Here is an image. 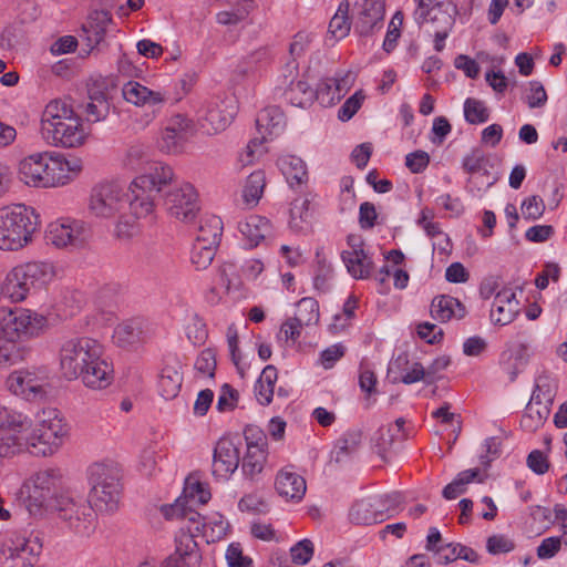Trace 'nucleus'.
I'll return each mask as SVG.
<instances>
[{"label":"nucleus","instance_id":"nucleus-1","mask_svg":"<svg viewBox=\"0 0 567 567\" xmlns=\"http://www.w3.org/2000/svg\"><path fill=\"white\" fill-rule=\"evenodd\" d=\"M43 138L54 146L76 148L85 144L90 127L75 113L66 100H53L47 104L41 117Z\"/></svg>","mask_w":567,"mask_h":567},{"label":"nucleus","instance_id":"nucleus-2","mask_svg":"<svg viewBox=\"0 0 567 567\" xmlns=\"http://www.w3.org/2000/svg\"><path fill=\"white\" fill-rule=\"evenodd\" d=\"M78 169L63 155L43 152L21 159L18 176L28 186L50 188L68 184Z\"/></svg>","mask_w":567,"mask_h":567},{"label":"nucleus","instance_id":"nucleus-3","mask_svg":"<svg viewBox=\"0 0 567 567\" xmlns=\"http://www.w3.org/2000/svg\"><path fill=\"white\" fill-rule=\"evenodd\" d=\"M175 178L173 168L162 162L150 163L145 173L135 177L130 185L132 202L130 212L135 218L148 216L155 206V199Z\"/></svg>","mask_w":567,"mask_h":567},{"label":"nucleus","instance_id":"nucleus-4","mask_svg":"<svg viewBox=\"0 0 567 567\" xmlns=\"http://www.w3.org/2000/svg\"><path fill=\"white\" fill-rule=\"evenodd\" d=\"M40 227V215L24 204L0 208V250L17 251L32 240Z\"/></svg>","mask_w":567,"mask_h":567},{"label":"nucleus","instance_id":"nucleus-5","mask_svg":"<svg viewBox=\"0 0 567 567\" xmlns=\"http://www.w3.org/2000/svg\"><path fill=\"white\" fill-rule=\"evenodd\" d=\"M121 470L114 463H95L90 467L89 502L95 512L114 513L118 508L122 484Z\"/></svg>","mask_w":567,"mask_h":567},{"label":"nucleus","instance_id":"nucleus-6","mask_svg":"<svg viewBox=\"0 0 567 567\" xmlns=\"http://www.w3.org/2000/svg\"><path fill=\"white\" fill-rule=\"evenodd\" d=\"M62 481L60 470L45 468L34 473L23 483L25 507L31 516L43 518L49 513L51 502L66 491L62 488Z\"/></svg>","mask_w":567,"mask_h":567},{"label":"nucleus","instance_id":"nucleus-7","mask_svg":"<svg viewBox=\"0 0 567 567\" xmlns=\"http://www.w3.org/2000/svg\"><path fill=\"white\" fill-rule=\"evenodd\" d=\"M49 513L65 525L68 529L80 536H89L95 528L96 514L89 499L68 489L51 502Z\"/></svg>","mask_w":567,"mask_h":567},{"label":"nucleus","instance_id":"nucleus-8","mask_svg":"<svg viewBox=\"0 0 567 567\" xmlns=\"http://www.w3.org/2000/svg\"><path fill=\"white\" fill-rule=\"evenodd\" d=\"M54 277V268L47 261H30L14 267L7 276V292L22 301L31 290L47 286Z\"/></svg>","mask_w":567,"mask_h":567},{"label":"nucleus","instance_id":"nucleus-9","mask_svg":"<svg viewBox=\"0 0 567 567\" xmlns=\"http://www.w3.org/2000/svg\"><path fill=\"white\" fill-rule=\"evenodd\" d=\"M68 429L55 410L43 411L33 431L27 434L28 452L35 456L52 455L62 445Z\"/></svg>","mask_w":567,"mask_h":567},{"label":"nucleus","instance_id":"nucleus-10","mask_svg":"<svg viewBox=\"0 0 567 567\" xmlns=\"http://www.w3.org/2000/svg\"><path fill=\"white\" fill-rule=\"evenodd\" d=\"M44 539L41 529H32L28 535L13 533L0 548V567H33Z\"/></svg>","mask_w":567,"mask_h":567},{"label":"nucleus","instance_id":"nucleus-11","mask_svg":"<svg viewBox=\"0 0 567 567\" xmlns=\"http://www.w3.org/2000/svg\"><path fill=\"white\" fill-rule=\"evenodd\" d=\"M131 190L114 182L101 183L91 190L89 212L97 218H113L130 209Z\"/></svg>","mask_w":567,"mask_h":567},{"label":"nucleus","instance_id":"nucleus-12","mask_svg":"<svg viewBox=\"0 0 567 567\" xmlns=\"http://www.w3.org/2000/svg\"><path fill=\"white\" fill-rule=\"evenodd\" d=\"M97 353H103V348L94 339L82 337L65 341L60 350L62 374L68 380L79 379L86 364L97 360Z\"/></svg>","mask_w":567,"mask_h":567},{"label":"nucleus","instance_id":"nucleus-13","mask_svg":"<svg viewBox=\"0 0 567 567\" xmlns=\"http://www.w3.org/2000/svg\"><path fill=\"white\" fill-rule=\"evenodd\" d=\"M45 318L24 308L0 309V334L18 343L21 338L37 336L45 324Z\"/></svg>","mask_w":567,"mask_h":567},{"label":"nucleus","instance_id":"nucleus-14","mask_svg":"<svg viewBox=\"0 0 567 567\" xmlns=\"http://www.w3.org/2000/svg\"><path fill=\"white\" fill-rule=\"evenodd\" d=\"M30 425V420L21 413H0V457L28 451L27 431Z\"/></svg>","mask_w":567,"mask_h":567},{"label":"nucleus","instance_id":"nucleus-15","mask_svg":"<svg viewBox=\"0 0 567 567\" xmlns=\"http://www.w3.org/2000/svg\"><path fill=\"white\" fill-rule=\"evenodd\" d=\"M163 199L164 206L172 217L186 224L196 218L199 210L198 195L192 184L183 182L174 186L165 192Z\"/></svg>","mask_w":567,"mask_h":567},{"label":"nucleus","instance_id":"nucleus-16","mask_svg":"<svg viewBox=\"0 0 567 567\" xmlns=\"http://www.w3.org/2000/svg\"><path fill=\"white\" fill-rule=\"evenodd\" d=\"M48 384V375L42 370H17L7 379L9 391L28 401L43 399L47 395Z\"/></svg>","mask_w":567,"mask_h":567},{"label":"nucleus","instance_id":"nucleus-17","mask_svg":"<svg viewBox=\"0 0 567 567\" xmlns=\"http://www.w3.org/2000/svg\"><path fill=\"white\" fill-rule=\"evenodd\" d=\"M235 115V107L227 105L225 101L212 100L198 112V125L200 130L213 135L226 130Z\"/></svg>","mask_w":567,"mask_h":567},{"label":"nucleus","instance_id":"nucleus-18","mask_svg":"<svg viewBox=\"0 0 567 567\" xmlns=\"http://www.w3.org/2000/svg\"><path fill=\"white\" fill-rule=\"evenodd\" d=\"M198 545L193 539L192 530L179 528L175 535V551L167 556L159 567H197L200 563Z\"/></svg>","mask_w":567,"mask_h":567},{"label":"nucleus","instance_id":"nucleus-19","mask_svg":"<svg viewBox=\"0 0 567 567\" xmlns=\"http://www.w3.org/2000/svg\"><path fill=\"white\" fill-rule=\"evenodd\" d=\"M256 126L260 138H252L247 145V157H251L255 153V147L262 144L268 138L278 136L286 126L285 114L278 106H268L261 110L256 118Z\"/></svg>","mask_w":567,"mask_h":567},{"label":"nucleus","instance_id":"nucleus-20","mask_svg":"<svg viewBox=\"0 0 567 567\" xmlns=\"http://www.w3.org/2000/svg\"><path fill=\"white\" fill-rule=\"evenodd\" d=\"M240 452L238 445L228 437H221L214 449L213 475L227 480L239 466Z\"/></svg>","mask_w":567,"mask_h":567},{"label":"nucleus","instance_id":"nucleus-21","mask_svg":"<svg viewBox=\"0 0 567 567\" xmlns=\"http://www.w3.org/2000/svg\"><path fill=\"white\" fill-rule=\"evenodd\" d=\"M154 336V328L143 318H133L126 320L114 329V342L122 347L127 348L138 343L146 342Z\"/></svg>","mask_w":567,"mask_h":567},{"label":"nucleus","instance_id":"nucleus-22","mask_svg":"<svg viewBox=\"0 0 567 567\" xmlns=\"http://www.w3.org/2000/svg\"><path fill=\"white\" fill-rule=\"evenodd\" d=\"M122 95L126 102L135 106L153 107V115L157 110L156 107L159 109L168 100L165 92L152 91L136 81L125 83L122 87Z\"/></svg>","mask_w":567,"mask_h":567},{"label":"nucleus","instance_id":"nucleus-23","mask_svg":"<svg viewBox=\"0 0 567 567\" xmlns=\"http://www.w3.org/2000/svg\"><path fill=\"white\" fill-rule=\"evenodd\" d=\"M384 16L382 0H363L360 4L358 18L354 22V32L361 37H368L381 29Z\"/></svg>","mask_w":567,"mask_h":567},{"label":"nucleus","instance_id":"nucleus-24","mask_svg":"<svg viewBox=\"0 0 567 567\" xmlns=\"http://www.w3.org/2000/svg\"><path fill=\"white\" fill-rule=\"evenodd\" d=\"M83 228L76 220L51 223L47 230V240L59 248L79 246L83 243Z\"/></svg>","mask_w":567,"mask_h":567},{"label":"nucleus","instance_id":"nucleus-25","mask_svg":"<svg viewBox=\"0 0 567 567\" xmlns=\"http://www.w3.org/2000/svg\"><path fill=\"white\" fill-rule=\"evenodd\" d=\"M102 354L97 353V360H91L83 369V372L79 374V379H81L86 388L102 390L107 388L113 381V368Z\"/></svg>","mask_w":567,"mask_h":567},{"label":"nucleus","instance_id":"nucleus-26","mask_svg":"<svg viewBox=\"0 0 567 567\" xmlns=\"http://www.w3.org/2000/svg\"><path fill=\"white\" fill-rule=\"evenodd\" d=\"M518 313V301L512 289H503L495 296L491 319L501 326L511 323Z\"/></svg>","mask_w":567,"mask_h":567},{"label":"nucleus","instance_id":"nucleus-27","mask_svg":"<svg viewBox=\"0 0 567 567\" xmlns=\"http://www.w3.org/2000/svg\"><path fill=\"white\" fill-rule=\"evenodd\" d=\"M112 23V16L105 10H95L90 13L82 30L85 34L90 51L104 41L107 27Z\"/></svg>","mask_w":567,"mask_h":567},{"label":"nucleus","instance_id":"nucleus-28","mask_svg":"<svg viewBox=\"0 0 567 567\" xmlns=\"http://www.w3.org/2000/svg\"><path fill=\"white\" fill-rule=\"evenodd\" d=\"M275 488L281 497L299 502L306 494L307 485L301 475L281 470L276 476Z\"/></svg>","mask_w":567,"mask_h":567},{"label":"nucleus","instance_id":"nucleus-29","mask_svg":"<svg viewBox=\"0 0 567 567\" xmlns=\"http://www.w3.org/2000/svg\"><path fill=\"white\" fill-rule=\"evenodd\" d=\"M350 520L357 525H372L381 523L385 513L380 509L377 498H363L355 502L349 512Z\"/></svg>","mask_w":567,"mask_h":567},{"label":"nucleus","instance_id":"nucleus-30","mask_svg":"<svg viewBox=\"0 0 567 567\" xmlns=\"http://www.w3.org/2000/svg\"><path fill=\"white\" fill-rule=\"evenodd\" d=\"M466 315L465 306L452 296H439L432 300L431 316L433 319L446 322L451 319H463Z\"/></svg>","mask_w":567,"mask_h":567},{"label":"nucleus","instance_id":"nucleus-31","mask_svg":"<svg viewBox=\"0 0 567 567\" xmlns=\"http://www.w3.org/2000/svg\"><path fill=\"white\" fill-rule=\"evenodd\" d=\"M341 259L354 279L368 278L374 268L372 258L365 250H343Z\"/></svg>","mask_w":567,"mask_h":567},{"label":"nucleus","instance_id":"nucleus-32","mask_svg":"<svg viewBox=\"0 0 567 567\" xmlns=\"http://www.w3.org/2000/svg\"><path fill=\"white\" fill-rule=\"evenodd\" d=\"M239 230L247 238L250 247H256L271 234V224L266 217L252 215L239 223Z\"/></svg>","mask_w":567,"mask_h":567},{"label":"nucleus","instance_id":"nucleus-33","mask_svg":"<svg viewBox=\"0 0 567 567\" xmlns=\"http://www.w3.org/2000/svg\"><path fill=\"white\" fill-rule=\"evenodd\" d=\"M183 374L179 371L178 364H166L159 374L158 392L165 400L175 399L182 388Z\"/></svg>","mask_w":567,"mask_h":567},{"label":"nucleus","instance_id":"nucleus-34","mask_svg":"<svg viewBox=\"0 0 567 567\" xmlns=\"http://www.w3.org/2000/svg\"><path fill=\"white\" fill-rule=\"evenodd\" d=\"M551 401L548 395L546 402L529 401L525 413L520 419V426L527 432H535L547 420L550 410L548 403Z\"/></svg>","mask_w":567,"mask_h":567},{"label":"nucleus","instance_id":"nucleus-35","mask_svg":"<svg viewBox=\"0 0 567 567\" xmlns=\"http://www.w3.org/2000/svg\"><path fill=\"white\" fill-rule=\"evenodd\" d=\"M279 167L291 187L300 186L308 181L305 162L295 155H287L278 161Z\"/></svg>","mask_w":567,"mask_h":567},{"label":"nucleus","instance_id":"nucleus-36","mask_svg":"<svg viewBox=\"0 0 567 567\" xmlns=\"http://www.w3.org/2000/svg\"><path fill=\"white\" fill-rule=\"evenodd\" d=\"M285 99L295 107L307 109L315 101V91L307 82L299 80L290 83L285 91Z\"/></svg>","mask_w":567,"mask_h":567},{"label":"nucleus","instance_id":"nucleus-37","mask_svg":"<svg viewBox=\"0 0 567 567\" xmlns=\"http://www.w3.org/2000/svg\"><path fill=\"white\" fill-rule=\"evenodd\" d=\"M278 379V372L275 365H267L256 383V398L261 405H268L272 401L274 388Z\"/></svg>","mask_w":567,"mask_h":567},{"label":"nucleus","instance_id":"nucleus-38","mask_svg":"<svg viewBox=\"0 0 567 567\" xmlns=\"http://www.w3.org/2000/svg\"><path fill=\"white\" fill-rule=\"evenodd\" d=\"M223 234V221L220 217L210 215L200 219L196 241L204 245L218 246Z\"/></svg>","mask_w":567,"mask_h":567},{"label":"nucleus","instance_id":"nucleus-39","mask_svg":"<svg viewBox=\"0 0 567 567\" xmlns=\"http://www.w3.org/2000/svg\"><path fill=\"white\" fill-rule=\"evenodd\" d=\"M349 1L343 0L340 2L337 12L332 17L329 23V32L336 40L346 38L351 29V22L349 19Z\"/></svg>","mask_w":567,"mask_h":567},{"label":"nucleus","instance_id":"nucleus-40","mask_svg":"<svg viewBox=\"0 0 567 567\" xmlns=\"http://www.w3.org/2000/svg\"><path fill=\"white\" fill-rule=\"evenodd\" d=\"M432 17L434 20L441 21V25L433 29L434 49L437 52H441L444 48V41L449 37V34L454 25L455 19L453 17V14L447 11V9L446 10L436 9L432 12Z\"/></svg>","mask_w":567,"mask_h":567},{"label":"nucleus","instance_id":"nucleus-41","mask_svg":"<svg viewBox=\"0 0 567 567\" xmlns=\"http://www.w3.org/2000/svg\"><path fill=\"white\" fill-rule=\"evenodd\" d=\"M268 450H247L243 457L241 471L250 480L260 474L267 461Z\"/></svg>","mask_w":567,"mask_h":567},{"label":"nucleus","instance_id":"nucleus-42","mask_svg":"<svg viewBox=\"0 0 567 567\" xmlns=\"http://www.w3.org/2000/svg\"><path fill=\"white\" fill-rule=\"evenodd\" d=\"M362 442V432L360 430L348 431L337 442L334 450L336 462H342L347 456L354 453Z\"/></svg>","mask_w":567,"mask_h":567},{"label":"nucleus","instance_id":"nucleus-43","mask_svg":"<svg viewBox=\"0 0 567 567\" xmlns=\"http://www.w3.org/2000/svg\"><path fill=\"white\" fill-rule=\"evenodd\" d=\"M266 177L262 171H256L251 173L248 176L243 189L244 200L248 205H256L264 193Z\"/></svg>","mask_w":567,"mask_h":567},{"label":"nucleus","instance_id":"nucleus-44","mask_svg":"<svg viewBox=\"0 0 567 567\" xmlns=\"http://www.w3.org/2000/svg\"><path fill=\"white\" fill-rule=\"evenodd\" d=\"M478 473V468L466 470L458 473L456 477L443 488V497L446 499H454L458 495L465 493L466 485L473 482Z\"/></svg>","mask_w":567,"mask_h":567},{"label":"nucleus","instance_id":"nucleus-45","mask_svg":"<svg viewBox=\"0 0 567 567\" xmlns=\"http://www.w3.org/2000/svg\"><path fill=\"white\" fill-rule=\"evenodd\" d=\"M90 102L85 106L86 121L97 123L106 118L110 113V103L103 93L90 95Z\"/></svg>","mask_w":567,"mask_h":567},{"label":"nucleus","instance_id":"nucleus-46","mask_svg":"<svg viewBox=\"0 0 567 567\" xmlns=\"http://www.w3.org/2000/svg\"><path fill=\"white\" fill-rule=\"evenodd\" d=\"M184 495V502L186 505H194V504H206L212 495L210 492L206 488V486L193 478H187L185 482V487L183 491Z\"/></svg>","mask_w":567,"mask_h":567},{"label":"nucleus","instance_id":"nucleus-47","mask_svg":"<svg viewBox=\"0 0 567 567\" xmlns=\"http://www.w3.org/2000/svg\"><path fill=\"white\" fill-rule=\"evenodd\" d=\"M313 91L315 100L319 101L323 106L332 105L341 99L340 83L331 81L330 78L324 79Z\"/></svg>","mask_w":567,"mask_h":567},{"label":"nucleus","instance_id":"nucleus-48","mask_svg":"<svg viewBox=\"0 0 567 567\" xmlns=\"http://www.w3.org/2000/svg\"><path fill=\"white\" fill-rule=\"evenodd\" d=\"M296 320L305 326H310L319 321V305L316 299L307 297L297 303Z\"/></svg>","mask_w":567,"mask_h":567},{"label":"nucleus","instance_id":"nucleus-49","mask_svg":"<svg viewBox=\"0 0 567 567\" xmlns=\"http://www.w3.org/2000/svg\"><path fill=\"white\" fill-rule=\"evenodd\" d=\"M27 350L0 334V365H12L24 359Z\"/></svg>","mask_w":567,"mask_h":567},{"label":"nucleus","instance_id":"nucleus-50","mask_svg":"<svg viewBox=\"0 0 567 567\" xmlns=\"http://www.w3.org/2000/svg\"><path fill=\"white\" fill-rule=\"evenodd\" d=\"M464 117L470 124H481L488 120L489 112L484 102L467 97L464 102Z\"/></svg>","mask_w":567,"mask_h":567},{"label":"nucleus","instance_id":"nucleus-51","mask_svg":"<svg viewBox=\"0 0 567 567\" xmlns=\"http://www.w3.org/2000/svg\"><path fill=\"white\" fill-rule=\"evenodd\" d=\"M215 245H204L203 241H196L192 250V262L198 270L206 269L214 260L216 248Z\"/></svg>","mask_w":567,"mask_h":567},{"label":"nucleus","instance_id":"nucleus-52","mask_svg":"<svg viewBox=\"0 0 567 567\" xmlns=\"http://www.w3.org/2000/svg\"><path fill=\"white\" fill-rule=\"evenodd\" d=\"M488 159L481 148H473L471 153L464 156L462 162L463 169L468 174L483 173L485 176H489L486 169Z\"/></svg>","mask_w":567,"mask_h":567},{"label":"nucleus","instance_id":"nucleus-53","mask_svg":"<svg viewBox=\"0 0 567 567\" xmlns=\"http://www.w3.org/2000/svg\"><path fill=\"white\" fill-rule=\"evenodd\" d=\"M182 520L187 522L188 524H193L194 527L186 525L183 526L185 532L192 530L193 539H195V536L197 534L207 535V522L206 518L203 517L199 513L195 512L192 508V505H186V508L184 511V515H182Z\"/></svg>","mask_w":567,"mask_h":567},{"label":"nucleus","instance_id":"nucleus-54","mask_svg":"<svg viewBox=\"0 0 567 567\" xmlns=\"http://www.w3.org/2000/svg\"><path fill=\"white\" fill-rule=\"evenodd\" d=\"M520 209L525 219L536 220L543 216L545 203L540 196L532 195L523 200Z\"/></svg>","mask_w":567,"mask_h":567},{"label":"nucleus","instance_id":"nucleus-55","mask_svg":"<svg viewBox=\"0 0 567 567\" xmlns=\"http://www.w3.org/2000/svg\"><path fill=\"white\" fill-rule=\"evenodd\" d=\"M247 450H267L268 442L265 432L257 425L249 424L244 430Z\"/></svg>","mask_w":567,"mask_h":567},{"label":"nucleus","instance_id":"nucleus-56","mask_svg":"<svg viewBox=\"0 0 567 567\" xmlns=\"http://www.w3.org/2000/svg\"><path fill=\"white\" fill-rule=\"evenodd\" d=\"M186 141L187 138L179 133L165 127L162 133L159 145L161 148L166 153H178L182 151Z\"/></svg>","mask_w":567,"mask_h":567},{"label":"nucleus","instance_id":"nucleus-57","mask_svg":"<svg viewBox=\"0 0 567 567\" xmlns=\"http://www.w3.org/2000/svg\"><path fill=\"white\" fill-rule=\"evenodd\" d=\"M308 206L309 202L308 199H303L301 202L295 200L291 204L290 208V227L291 229L296 231L303 230L302 223L307 220L308 218Z\"/></svg>","mask_w":567,"mask_h":567},{"label":"nucleus","instance_id":"nucleus-58","mask_svg":"<svg viewBox=\"0 0 567 567\" xmlns=\"http://www.w3.org/2000/svg\"><path fill=\"white\" fill-rule=\"evenodd\" d=\"M195 369L203 375L213 378L216 370V354L213 349H205L195 361Z\"/></svg>","mask_w":567,"mask_h":567},{"label":"nucleus","instance_id":"nucleus-59","mask_svg":"<svg viewBox=\"0 0 567 567\" xmlns=\"http://www.w3.org/2000/svg\"><path fill=\"white\" fill-rule=\"evenodd\" d=\"M292 563L297 565H306L313 556V544L310 539H302L298 542L290 549Z\"/></svg>","mask_w":567,"mask_h":567},{"label":"nucleus","instance_id":"nucleus-60","mask_svg":"<svg viewBox=\"0 0 567 567\" xmlns=\"http://www.w3.org/2000/svg\"><path fill=\"white\" fill-rule=\"evenodd\" d=\"M525 101L530 109L543 107L546 104L547 93L539 81L529 82V91L525 96Z\"/></svg>","mask_w":567,"mask_h":567},{"label":"nucleus","instance_id":"nucleus-61","mask_svg":"<svg viewBox=\"0 0 567 567\" xmlns=\"http://www.w3.org/2000/svg\"><path fill=\"white\" fill-rule=\"evenodd\" d=\"M398 439L392 425L381 426L373 436V442L378 449V453L382 454L388 451Z\"/></svg>","mask_w":567,"mask_h":567},{"label":"nucleus","instance_id":"nucleus-62","mask_svg":"<svg viewBox=\"0 0 567 567\" xmlns=\"http://www.w3.org/2000/svg\"><path fill=\"white\" fill-rule=\"evenodd\" d=\"M364 100V95L361 91L355 92L352 96L346 100L342 106L338 111V118L346 122L352 118V116L359 111Z\"/></svg>","mask_w":567,"mask_h":567},{"label":"nucleus","instance_id":"nucleus-63","mask_svg":"<svg viewBox=\"0 0 567 567\" xmlns=\"http://www.w3.org/2000/svg\"><path fill=\"white\" fill-rule=\"evenodd\" d=\"M514 548V542L505 535H492L486 542V549L492 555L509 553Z\"/></svg>","mask_w":567,"mask_h":567},{"label":"nucleus","instance_id":"nucleus-64","mask_svg":"<svg viewBox=\"0 0 567 567\" xmlns=\"http://www.w3.org/2000/svg\"><path fill=\"white\" fill-rule=\"evenodd\" d=\"M239 393L230 384L225 383L221 386L220 394L217 401V409L219 412L230 411L236 408Z\"/></svg>","mask_w":567,"mask_h":567}]
</instances>
